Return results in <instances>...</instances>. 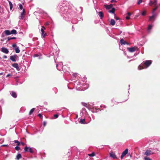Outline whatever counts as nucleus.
<instances>
[{
  "label": "nucleus",
  "instance_id": "f257e3e1",
  "mask_svg": "<svg viewBox=\"0 0 160 160\" xmlns=\"http://www.w3.org/2000/svg\"><path fill=\"white\" fill-rule=\"evenodd\" d=\"M58 9L62 16L66 21L69 20V19L74 13V12L69 9L66 1H63L60 3L58 7Z\"/></svg>",
  "mask_w": 160,
  "mask_h": 160
},
{
  "label": "nucleus",
  "instance_id": "f03ea898",
  "mask_svg": "<svg viewBox=\"0 0 160 160\" xmlns=\"http://www.w3.org/2000/svg\"><path fill=\"white\" fill-rule=\"evenodd\" d=\"M74 87L78 90L82 91L87 89L88 87V85L85 83H82V81H76L75 82Z\"/></svg>",
  "mask_w": 160,
  "mask_h": 160
},
{
  "label": "nucleus",
  "instance_id": "7ed1b4c3",
  "mask_svg": "<svg viewBox=\"0 0 160 160\" xmlns=\"http://www.w3.org/2000/svg\"><path fill=\"white\" fill-rule=\"evenodd\" d=\"M152 61L151 60H148L145 61L143 63H142L143 66L141 65H139L138 67L139 70H141L142 69L146 68L149 67L152 64Z\"/></svg>",
  "mask_w": 160,
  "mask_h": 160
},
{
  "label": "nucleus",
  "instance_id": "20e7f679",
  "mask_svg": "<svg viewBox=\"0 0 160 160\" xmlns=\"http://www.w3.org/2000/svg\"><path fill=\"white\" fill-rule=\"evenodd\" d=\"M36 149L34 148L26 146L24 148L25 152H28L31 153H33L36 151Z\"/></svg>",
  "mask_w": 160,
  "mask_h": 160
},
{
  "label": "nucleus",
  "instance_id": "39448f33",
  "mask_svg": "<svg viewBox=\"0 0 160 160\" xmlns=\"http://www.w3.org/2000/svg\"><path fill=\"white\" fill-rule=\"evenodd\" d=\"M157 14L156 13H154V12L152 14V15L149 17V21L152 22H153L155 20Z\"/></svg>",
  "mask_w": 160,
  "mask_h": 160
},
{
  "label": "nucleus",
  "instance_id": "423d86ee",
  "mask_svg": "<svg viewBox=\"0 0 160 160\" xmlns=\"http://www.w3.org/2000/svg\"><path fill=\"white\" fill-rule=\"evenodd\" d=\"M63 65L61 62H60L58 64H56L57 68L59 71H62L63 70Z\"/></svg>",
  "mask_w": 160,
  "mask_h": 160
},
{
  "label": "nucleus",
  "instance_id": "0eeeda50",
  "mask_svg": "<svg viewBox=\"0 0 160 160\" xmlns=\"http://www.w3.org/2000/svg\"><path fill=\"white\" fill-rule=\"evenodd\" d=\"M45 28L44 26H42L41 29V34L42 36L44 38L47 36V34L46 32H45L44 30L45 29Z\"/></svg>",
  "mask_w": 160,
  "mask_h": 160
},
{
  "label": "nucleus",
  "instance_id": "6e6552de",
  "mask_svg": "<svg viewBox=\"0 0 160 160\" xmlns=\"http://www.w3.org/2000/svg\"><path fill=\"white\" fill-rule=\"evenodd\" d=\"M149 4L150 5L153 6L158 5L157 4V0H151Z\"/></svg>",
  "mask_w": 160,
  "mask_h": 160
},
{
  "label": "nucleus",
  "instance_id": "1a4fd4ad",
  "mask_svg": "<svg viewBox=\"0 0 160 160\" xmlns=\"http://www.w3.org/2000/svg\"><path fill=\"white\" fill-rule=\"evenodd\" d=\"M137 48L136 47L128 48L127 49L128 51L131 52H135L137 49Z\"/></svg>",
  "mask_w": 160,
  "mask_h": 160
},
{
  "label": "nucleus",
  "instance_id": "9d476101",
  "mask_svg": "<svg viewBox=\"0 0 160 160\" xmlns=\"http://www.w3.org/2000/svg\"><path fill=\"white\" fill-rule=\"evenodd\" d=\"M128 149L127 148L122 152L121 157V159H122L123 157L128 154Z\"/></svg>",
  "mask_w": 160,
  "mask_h": 160
},
{
  "label": "nucleus",
  "instance_id": "9b49d317",
  "mask_svg": "<svg viewBox=\"0 0 160 160\" xmlns=\"http://www.w3.org/2000/svg\"><path fill=\"white\" fill-rule=\"evenodd\" d=\"M153 154L152 152L149 149H148L144 152V155L148 156Z\"/></svg>",
  "mask_w": 160,
  "mask_h": 160
},
{
  "label": "nucleus",
  "instance_id": "f8f14e48",
  "mask_svg": "<svg viewBox=\"0 0 160 160\" xmlns=\"http://www.w3.org/2000/svg\"><path fill=\"white\" fill-rule=\"evenodd\" d=\"M100 111L101 110L100 108H98L96 107H94L91 108V111L93 113L97 112L98 111Z\"/></svg>",
  "mask_w": 160,
  "mask_h": 160
},
{
  "label": "nucleus",
  "instance_id": "ddd939ff",
  "mask_svg": "<svg viewBox=\"0 0 160 160\" xmlns=\"http://www.w3.org/2000/svg\"><path fill=\"white\" fill-rule=\"evenodd\" d=\"M1 51L6 54H8L9 52L8 49L4 47H2L1 48Z\"/></svg>",
  "mask_w": 160,
  "mask_h": 160
},
{
  "label": "nucleus",
  "instance_id": "4468645a",
  "mask_svg": "<svg viewBox=\"0 0 160 160\" xmlns=\"http://www.w3.org/2000/svg\"><path fill=\"white\" fill-rule=\"evenodd\" d=\"M25 13V9L24 8L23 9L22 12L21 13L20 16L19 18V19L20 20H22L24 18V14Z\"/></svg>",
  "mask_w": 160,
  "mask_h": 160
},
{
  "label": "nucleus",
  "instance_id": "2eb2a0df",
  "mask_svg": "<svg viewBox=\"0 0 160 160\" xmlns=\"http://www.w3.org/2000/svg\"><path fill=\"white\" fill-rule=\"evenodd\" d=\"M16 55H14L10 56V59L12 61L15 62L16 61Z\"/></svg>",
  "mask_w": 160,
  "mask_h": 160
},
{
  "label": "nucleus",
  "instance_id": "dca6fc26",
  "mask_svg": "<svg viewBox=\"0 0 160 160\" xmlns=\"http://www.w3.org/2000/svg\"><path fill=\"white\" fill-rule=\"evenodd\" d=\"M110 157L113 159L117 158L115 153L112 152H111L110 153Z\"/></svg>",
  "mask_w": 160,
  "mask_h": 160
},
{
  "label": "nucleus",
  "instance_id": "f3484780",
  "mask_svg": "<svg viewBox=\"0 0 160 160\" xmlns=\"http://www.w3.org/2000/svg\"><path fill=\"white\" fill-rule=\"evenodd\" d=\"M104 7L107 9H109L112 8L113 5L112 4H111L109 5H104Z\"/></svg>",
  "mask_w": 160,
  "mask_h": 160
},
{
  "label": "nucleus",
  "instance_id": "a211bd4d",
  "mask_svg": "<svg viewBox=\"0 0 160 160\" xmlns=\"http://www.w3.org/2000/svg\"><path fill=\"white\" fill-rule=\"evenodd\" d=\"M12 66L14 68H15L17 70H18L19 69V67L18 66V63H14L12 65Z\"/></svg>",
  "mask_w": 160,
  "mask_h": 160
},
{
  "label": "nucleus",
  "instance_id": "6ab92c4d",
  "mask_svg": "<svg viewBox=\"0 0 160 160\" xmlns=\"http://www.w3.org/2000/svg\"><path fill=\"white\" fill-rule=\"evenodd\" d=\"M120 43L121 45H125L126 44H128V43L122 38L120 40Z\"/></svg>",
  "mask_w": 160,
  "mask_h": 160
},
{
  "label": "nucleus",
  "instance_id": "aec40b11",
  "mask_svg": "<svg viewBox=\"0 0 160 160\" xmlns=\"http://www.w3.org/2000/svg\"><path fill=\"white\" fill-rule=\"evenodd\" d=\"M11 95L14 98H16L17 97V95L16 93L14 91H12Z\"/></svg>",
  "mask_w": 160,
  "mask_h": 160
},
{
  "label": "nucleus",
  "instance_id": "412c9836",
  "mask_svg": "<svg viewBox=\"0 0 160 160\" xmlns=\"http://www.w3.org/2000/svg\"><path fill=\"white\" fill-rule=\"evenodd\" d=\"M22 157L21 154L20 153H18L16 156V159L17 160H19Z\"/></svg>",
  "mask_w": 160,
  "mask_h": 160
},
{
  "label": "nucleus",
  "instance_id": "4be33fe9",
  "mask_svg": "<svg viewBox=\"0 0 160 160\" xmlns=\"http://www.w3.org/2000/svg\"><path fill=\"white\" fill-rule=\"evenodd\" d=\"M4 33L5 34L7 35H9L10 34H11V31H10L9 30H6L4 31Z\"/></svg>",
  "mask_w": 160,
  "mask_h": 160
},
{
  "label": "nucleus",
  "instance_id": "5701e85b",
  "mask_svg": "<svg viewBox=\"0 0 160 160\" xmlns=\"http://www.w3.org/2000/svg\"><path fill=\"white\" fill-rule=\"evenodd\" d=\"M115 8H112L111 10L108 11V12L110 13H113L115 14Z\"/></svg>",
  "mask_w": 160,
  "mask_h": 160
},
{
  "label": "nucleus",
  "instance_id": "b1692460",
  "mask_svg": "<svg viewBox=\"0 0 160 160\" xmlns=\"http://www.w3.org/2000/svg\"><path fill=\"white\" fill-rule=\"evenodd\" d=\"M110 24L112 25L113 26L115 24V21L113 19H111L110 22Z\"/></svg>",
  "mask_w": 160,
  "mask_h": 160
},
{
  "label": "nucleus",
  "instance_id": "393cba45",
  "mask_svg": "<svg viewBox=\"0 0 160 160\" xmlns=\"http://www.w3.org/2000/svg\"><path fill=\"white\" fill-rule=\"evenodd\" d=\"M98 13V15L100 17L101 19H102L103 17V13L102 12H99Z\"/></svg>",
  "mask_w": 160,
  "mask_h": 160
},
{
  "label": "nucleus",
  "instance_id": "a878e982",
  "mask_svg": "<svg viewBox=\"0 0 160 160\" xmlns=\"http://www.w3.org/2000/svg\"><path fill=\"white\" fill-rule=\"evenodd\" d=\"M79 123L82 124H85L86 123L85 122V119H81L79 121Z\"/></svg>",
  "mask_w": 160,
  "mask_h": 160
},
{
  "label": "nucleus",
  "instance_id": "bb28decb",
  "mask_svg": "<svg viewBox=\"0 0 160 160\" xmlns=\"http://www.w3.org/2000/svg\"><path fill=\"white\" fill-rule=\"evenodd\" d=\"M15 50L16 53H19L20 52V50L18 47H17L16 48H15Z\"/></svg>",
  "mask_w": 160,
  "mask_h": 160
},
{
  "label": "nucleus",
  "instance_id": "cd10ccee",
  "mask_svg": "<svg viewBox=\"0 0 160 160\" xmlns=\"http://www.w3.org/2000/svg\"><path fill=\"white\" fill-rule=\"evenodd\" d=\"M8 2H9V6H10V10H12V8H13L12 4V2L10 1H9Z\"/></svg>",
  "mask_w": 160,
  "mask_h": 160
},
{
  "label": "nucleus",
  "instance_id": "c85d7f7f",
  "mask_svg": "<svg viewBox=\"0 0 160 160\" xmlns=\"http://www.w3.org/2000/svg\"><path fill=\"white\" fill-rule=\"evenodd\" d=\"M82 113L83 114H86L87 113L86 109L84 108H82Z\"/></svg>",
  "mask_w": 160,
  "mask_h": 160
},
{
  "label": "nucleus",
  "instance_id": "c756f323",
  "mask_svg": "<svg viewBox=\"0 0 160 160\" xmlns=\"http://www.w3.org/2000/svg\"><path fill=\"white\" fill-rule=\"evenodd\" d=\"M159 5H156V6H155V8L153 9V11L152 12V14H153V13L154 12V13H155V11L156 10V9L158 8V7L159 6Z\"/></svg>",
  "mask_w": 160,
  "mask_h": 160
},
{
  "label": "nucleus",
  "instance_id": "7c9ffc66",
  "mask_svg": "<svg viewBox=\"0 0 160 160\" xmlns=\"http://www.w3.org/2000/svg\"><path fill=\"white\" fill-rule=\"evenodd\" d=\"M17 33V31L16 30L13 29L11 31V34H16Z\"/></svg>",
  "mask_w": 160,
  "mask_h": 160
},
{
  "label": "nucleus",
  "instance_id": "2f4dec72",
  "mask_svg": "<svg viewBox=\"0 0 160 160\" xmlns=\"http://www.w3.org/2000/svg\"><path fill=\"white\" fill-rule=\"evenodd\" d=\"M16 38L15 37H9L8 38V41H9L11 39H16Z\"/></svg>",
  "mask_w": 160,
  "mask_h": 160
},
{
  "label": "nucleus",
  "instance_id": "473e14b6",
  "mask_svg": "<svg viewBox=\"0 0 160 160\" xmlns=\"http://www.w3.org/2000/svg\"><path fill=\"white\" fill-rule=\"evenodd\" d=\"M152 25L150 24L148 25V31H149L152 28Z\"/></svg>",
  "mask_w": 160,
  "mask_h": 160
},
{
  "label": "nucleus",
  "instance_id": "72a5a7b5",
  "mask_svg": "<svg viewBox=\"0 0 160 160\" xmlns=\"http://www.w3.org/2000/svg\"><path fill=\"white\" fill-rule=\"evenodd\" d=\"M35 110V108H33L29 112V115H30L31 114H32V113H33V112L34 110Z\"/></svg>",
  "mask_w": 160,
  "mask_h": 160
},
{
  "label": "nucleus",
  "instance_id": "f704fd0d",
  "mask_svg": "<svg viewBox=\"0 0 160 160\" xmlns=\"http://www.w3.org/2000/svg\"><path fill=\"white\" fill-rule=\"evenodd\" d=\"M82 104L83 106L85 107H86L88 108V105L86 103L82 102Z\"/></svg>",
  "mask_w": 160,
  "mask_h": 160
},
{
  "label": "nucleus",
  "instance_id": "c9c22d12",
  "mask_svg": "<svg viewBox=\"0 0 160 160\" xmlns=\"http://www.w3.org/2000/svg\"><path fill=\"white\" fill-rule=\"evenodd\" d=\"M95 153L94 152H92L91 154H89L88 155L90 157H92L95 156Z\"/></svg>",
  "mask_w": 160,
  "mask_h": 160
},
{
  "label": "nucleus",
  "instance_id": "e433bc0d",
  "mask_svg": "<svg viewBox=\"0 0 160 160\" xmlns=\"http://www.w3.org/2000/svg\"><path fill=\"white\" fill-rule=\"evenodd\" d=\"M14 142L15 143H17L18 146H19L20 144V142L18 140H15L14 141Z\"/></svg>",
  "mask_w": 160,
  "mask_h": 160
},
{
  "label": "nucleus",
  "instance_id": "4c0bfd02",
  "mask_svg": "<svg viewBox=\"0 0 160 160\" xmlns=\"http://www.w3.org/2000/svg\"><path fill=\"white\" fill-rule=\"evenodd\" d=\"M15 149L16 150L18 151L20 149V148L18 146L15 147Z\"/></svg>",
  "mask_w": 160,
  "mask_h": 160
},
{
  "label": "nucleus",
  "instance_id": "58836bf2",
  "mask_svg": "<svg viewBox=\"0 0 160 160\" xmlns=\"http://www.w3.org/2000/svg\"><path fill=\"white\" fill-rule=\"evenodd\" d=\"M19 9H22V8H23V6H22V5L20 4L19 5Z\"/></svg>",
  "mask_w": 160,
  "mask_h": 160
},
{
  "label": "nucleus",
  "instance_id": "ea45409f",
  "mask_svg": "<svg viewBox=\"0 0 160 160\" xmlns=\"http://www.w3.org/2000/svg\"><path fill=\"white\" fill-rule=\"evenodd\" d=\"M78 74L77 73H74L73 74V77L76 78L78 76Z\"/></svg>",
  "mask_w": 160,
  "mask_h": 160
},
{
  "label": "nucleus",
  "instance_id": "a19ab883",
  "mask_svg": "<svg viewBox=\"0 0 160 160\" xmlns=\"http://www.w3.org/2000/svg\"><path fill=\"white\" fill-rule=\"evenodd\" d=\"M38 116L41 118L42 119V116L41 113H39L38 115Z\"/></svg>",
  "mask_w": 160,
  "mask_h": 160
},
{
  "label": "nucleus",
  "instance_id": "79ce46f5",
  "mask_svg": "<svg viewBox=\"0 0 160 160\" xmlns=\"http://www.w3.org/2000/svg\"><path fill=\"white\" fill-rule=\"evenodd\" d=\"M58 117V115L57 114H55L54 115V117L55 118H57Z\"/></svg>",
  "mask_w": 160,
  "mask_h": 160
},
{
  "label": "nucleus",
  "instance_id": "37998d69",
  "mask_svg": "<svg viewBox=\"0 0 160 160\" xmlns=\"http://www.w3.org/2000/svg\"><path fill=\"white\" fill-rule=\"evenodd\" d=\"M142 2V0H138V4H140Z\"/></svg>",
  "mask_w": 160,
  "mask_h": 160
},
{
  "label": "nucleus",
  "instance_id": "c03bdc74",
  "mask_svg": "<svg viewBox=\"0 0 160 160\" xmlns=\"http://www.w3.org/2000/svg\"><path fill=\"white\" fill-rule=\"evenodd\" d=\"M146 12L145 11H143L142 13V16H145L146 15Z\"/></svg>",
  "mask_w": 160,
  "mask_h": 160
},
{
  "label": "nucleus",
  "instance_id": "a18cd8bd",
  "mask_svg": "<svg viewBox=\"0 0 160 160\" xmlns=\"http://www.w3.org/2000/svg\"><path fill=\"white\" fill-rule=\"evenodd\" d=\"M117 2V1H116V0H111V3H113V2Z\"/></svg>",
  "mask_w": 160,
  "mask_h": 160
},
{
  "label": "nucleus",
  "instance_id": "49530a36",
  "mask_svg": "<svg viewBox=\"0 0 160 160\" xmlns=\"http://www.w3.org/2000/svg\"><path fill=\"white\" fill-rule=\"evenodd\" d=\"M46 124L47 122L46 121H44L43 122V125L44 127H45L46 125Z\"/></svg>",
  "mask_w": 160,
  "mask_h": 160
},
{
  "label": "nucleus",
  "instance_id": "de8ad7c7",
  "mask_svg": "<svg viewBox=\"0 0 160 160\" xmlns=\"http://www.w3.org/2000/svg\"><path fill=\"white\" fill-rule=\"evenodd\" d=\"M114 16H115V18L117 20H119V19H120L118 17H116L115 16V14H114Z\"/></svg>",
  "mask_w": 160,
  "mask_h": 160
},
{
  "label": "nucleus",
  "instance_id": "09e8293b",
  "mask_svg": "<svg viewBox=\"0 0 160 160\" xmlns=\"http://www.w3.org/2000/svg\"><path fill=\"white\" fill-rule=\"evenodd\" d=\"M101 108H106V106L104 105H102L100 106Z\"/></svg>",
  "mask_w": 160,
  "mask_h": 160
},
{
  "label": "nucleus",
  "instance_id": "8fccbe9b",
  "mask_svg": "<svg viewBox=\"0 0 160 160\" xmlns=\"http://www.w3.org/2000/svg\"><path fill=\"white\" fill-rule=\"evenodd\" d=\"M11 75L10 74H7L6 76V77H9V76H11Z\"/></svg>",
  "mask_w": 160,
  "mask_h": 160
},
{
  "label": "nucleus",
  "instance_id": "3c124183",
  "mask_svg": "<svg viewBox=\"0 0 160 160\" xmlns=\"http://www.w3.org/2000/svg\"><path fill=\"white\" fill-rule=\"evenodd\" d=\"M16 44H14L12 45V46L13 48H14L16 46Z\"/></svg>",
  "mask_w": 160,
  "mask_h": 160
},
{
  "label": "nucleus",
  "instance_id": "603ef678",
  "mask_svg": "<svg viewBox=\"0 0 160 160\" xmlns=\"http://www.w3.org/2000/svg\"><path fill=\"white\" fill-rule=\"evenodd\" d=\"M3 58L4 59H6L7 58V56L6 55H4L3 57Z\"/></svg>",
  "mask_w": 160,
  "mask_h": 160
},
{
  "label": "nucleus",
  "instance_id": "864d4df0",
  "mask_svg": "<svg viewBox=\"0 0 160 160\" xmlns=\"http://www.w3.org/2000/svg\"><path fill=\"white\" fill-rule=\"evenodd\" d=\"M126 18L128 20L129 19H130V17L129 16H127L126 17Z\"/></svg>",
  "mask_w": 160,
  "mask_h": 160
},
{
  "label": "nucleus",
  "instance_id": "5fc2aeb1",
  "mask_svg": "<svg viewBox=\"0 0 160 160\" xmlns=\"http://www.w3.org/2000/svg\"><path fill=\"white\" fill-rule=\"evenodd\" d=\"M59 53V52L58 51H57L56 52V53H57V55H58V54Z\"/></svg>",
  "mask_w": 160,
  "mask_h": 160
},
{
  "label": "nucleus",
  "instance_id": "6e6d98bb",
  "mask_svg": "<svg viewBox=\"0 0 160 160\" xmlns=\"http://www.w3.org/2000/svg\"><path fill=\"white\" fill-rule=\"evenodd\" d=\"M127 14H128V16H129L131 15V14L130 13V12H128V13H127Z\"/></svg>",
  "mask_w": 160,
  "mask_h": 160
},
{
  "label": "nucleus",
  "instance_id": "4d7b16f0",
  "mask_svg": "<svg viewBox=\"0 0 160 160\" xmlns=\"http://www.w3.org/2000/svg\"><path fill=\"white\" fill-rule=\"evenodd\" d=\"M38 56V54H35L34 56V57H37Z\"/></svg>",
  "mask_w": 160,
  "mask_h": 160
},
{
  "label": "nucleus",
  "instance_id": "13d9d810",
  "mask_svg": "<svg viewBox=\"0 0 160 160\" xmlns=\"http://www.w3.org/2000/svg\"><path fill=\"white\" fill-rule=\"evenodd\" d=\"M49 24V23L47 22L46 23V25H48Z\"/></svg>",
  "mask_w": 160,
  "mask_h": 160
},
{
  "label": "nucleus",
  "instance_id": "bf43d9fd",
  "mask_svg": "<svg viewBox=\"0 0 160 160\" xmlns=\"http://www.w3.org/2000/svg\"><path fill=\"white\" fill-rule=\"evenodd\" d=\"M3 74V72H1L0 73V75H2Z\"/></svg>",
  "mask_w": 160,
  "mask_h": 160
},
{
  "label": "nucleus",
  "instance_id": "052dcab7",
  "mask_svg": "<svg viewBox=\"0 0 160 160\" xmlns=\"http://www.w3.org/2000/svg\"><path fill=\"white\" fill-rule=\"evenodd\" d=\"M43 14H47V13L46 12H43Z\"/></svg>",
  "mask_w": 160,
  "mask_h": 160
},
{
  "label": "nucleus",
  "instance_id": "680f3d73",
  "mask_svg": "<svg viewBox=\"0 0 160 160\" xmlns=\"http://www.w3.org/2000/svg\"><path fill=\"white\" fill-rule=\"evenodd\" d=\"M7 145H2V146H7Z\"/></svg>",
  "mask_w": 160,
  "mask_h": 160
},
{
  "label": "nucleus",
  "instance_id": "e2e57ef3",
  "mask_svg": "<svg viewBox=\"0 0 160 160\" xmlns=\"http://www.w3.org/2000/svg\"><path fill=\"white\" fill-rule=\"evenodd\" d=\"M55 58H56V57H54V60L55 62H56Z\"/></svg>",
  "mask_w": 160,
  "mask_h": 160
},
{
  "label": "nucleus",
  "instance_id": "0e129e2a",
  "mask_svg": "<svg viewBox=\"0 0 160 160\" xmlns=\"http://www.w3.org/2000/svg\"><path fill=\"white\" fill-rule=\"evenodd\" d=\"M72 31H73V30H74V28H73V26H72Z\"/></svg>",
  "mask_w": 160,
  "mask_h": 160
},
{
  "label": "nucleus",
  "instance_id": "69168bd1",
  "mask_svg": "<svg viewBox=\"0 0 160 160\" xmlns=\"http://www.w3.org/2000/svg\"><path fill=\"white\" fill-rule=\"evenodd\" d=\"M25 108L24 107H22L21 109H24Z\"/></svg>",
  "mask_w": 160,
  "mask_h": 160
},
{
  "label": "nucleus",
  "instance_id": "338daca9",
  "mask_svg": "<svg viewBox=\"0 0 160 160\" xmlns=\"http://www.w3.org/2000/svg\"><path fill=\"white\" fill-rule=\"evenodd\" d=\"M21 144L22 145H23L24 144V143L22 142H21Z\"/></svg>",
  "mask_w": 160,
  "mask_h": 160
},
{
  "label": "nucleus",
  "instance_id": "774afa93",
  "mask_svg": "<svg viewBox=\"0 0 160 160\" xmlns=\"http://www.w3.org/2000/svg\"><path fill=\"white\" fill-rule=\"evenodd\" d=\"M38 59H41V58L40 57H39L38 58Z\"/></svg>",
  "mask_w": 160,
  "mask_h": 160
}]
</instances>
